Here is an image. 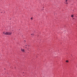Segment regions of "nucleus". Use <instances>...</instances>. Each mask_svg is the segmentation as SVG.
I'll list each match as a JSON object with an SVG mask.
<instances>
[{
    "instance_id": "20e7f679",
    "label": "nucleus",
    "mask_w": 77,
    "mask_h": 77,
    "mask_svg": "<svg viewBox=\"0 0 77 77\" xmlns=\"http://www.w3.org/2000/svg\"><path fill=\"white\" fill-rule=\"evenodd\" d=\"M74 17V15H72L71 16V17L72 18V17Z\"/></svg>"
},
{
    "instance_id": "1a4fd4ad",
    "label": "nucleus",
    "mask_w": 77,
    "mask_h": 77,
    "mask_svg": "<svg viewBox=\"0 0 77 77\" xmlns=\"http://www.w3.org/2000/svg\"><path fill=\"white\" fill-rule=\"evenodd\" d=\"M26 46H27V45H26Z\"/></svg>"
},
{
    "instance_id": "39448f33",
    "label": "nucleus",
    "mask_w": 77,
    "mask_h": 77,
    "mask_svg": "<svg viewBox=\"0 0 77 77\" xmlns=\"http://www.w3.org/2000/svg\"><path fill=\"white\" fill-rule=\"evenodd\" d=\"M33 19V18L32 17H31V20H32Z\"/></svg>"
},
{
    "instance_id": "f257e3e1",
    "label": "nucleus",
    "mask_w": 77,
    "mask_h": 77,
    "mask_svg": "<svg viewBox=\"0 0 77 77\" xmlns=\"http://www.w3.org/2000/svg\"><path fill=\"white\" fill-rule=\"evenodd\" d=\"M5 35H11L12 34L11 32H6L5 33Z\"/></svg>"
},
{
    "instance_id": "423d86ee",
    "label": "nucleus",
    "mask_w": 77,
    "mask_h": 77,
    "mask_svg": "<svg viewBox=\"0 0 77 77\" xmlns=\"http://www.w3.org/2000/svg\"><path fill=\"white\" fill-rule=\"evenodd\" d=\"M31 35H33V34H32Z\"/></svg>"
},
{
    "instance_id": "7ed1b4c3",
    "label": "nucleus",
    "mask_w": 77,
    "mask_h": 77,
    "mask_svg": "<svg viewBox=\"0 0 77 77\" xmlns=\"http://www.w3.org/2000/svg\"><path fill=\"white\" fill-rule=\"evenodd\" d=\"M66 62H67V63H68L69 62V61L68 60H66Z\"/></svg>"
},
{
    "instance_id": "6e6552de",
    "label": "nucleus",
    "mask_w": 77,
    "mask_h": 77,
    "mask_svg": "<svg viewBox=\"0 0 77 77\" xmlns=\"http://www.w3.org/2000/svg\"><path fill=\"white\" fill-rule=\"evenodd\" d=\"M3 33H5V32H3Z\"/></svg>"
},
{
    "instance_id": "f03ea898",
    "label": "nucleus",
    "mask_w": 77,
    "mask_h": 77,
    "mask_svg": "<svg viewBox=\"0 0 77 77\" xmlns=\"http://www.w3.org/2000/svg\"><path fill=\"white\" fill-rule=\"evenodd\" d=\"M21 50L22 51V52H24V49H21Z\"/></svg>"
},
{
    "instance_id": "0eeeda50",
    "label": "nucleus",
    "mask_w": 77,
    "mask_h": 77,
    "mask_svg": "<svg viewBox=\"0 0 77 77\" xmlns=\"http://www.w3.org/2000/svg\"><path fill=\"white\" fill-rule=\"evenodd\" d=\"M27 48V47H25V48Z\"/></svg>"
}]
</instances>
